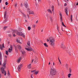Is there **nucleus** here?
I'll use <instances>...</instances> for the list:
<instances>
[{"instance_id": "obj_1", "label": "nucleus", "mask_w": 78, "mask_h": 78, "mask_svg": "<svg viewBox=\"0 0 78 78\" xmlns=\"http://www.w3.org/2000/svg\"><path fill=\"white\" fill-rule=\"evenodd\" d=\"M49 40L48 39H47V42H49V41H50V44L51 46H54V45H55V39L52 37H49Z\"/></svg>"}, {"instance_id": "obj_2", "label": "nucleus", "mask_w": 78, "mask_h": 78, "mask_svg": "<svg viewBox=\"0 0 78 78\" xmlns=\"http://www.w3.org/2000/svg\"><path fill=\"white\" fill-rule=\"evenodd\" d=\"M6 61H5V62L3 63L2 64V67L1 68V72L3 74L4 73V75L5 76H6V72L5 71V70L4 69H6Z\"/></svg>"}, {"instance_id": "obj_3", "label": "nucleus", "mask_w": 78, "mask_h": 78, "mask_svg": "<svg viewBox=\"0 0 78 78\" xmlns=\"http://www.w3.org/2000/svg\"><path fill=\"white\" fill-rule=\"evenodd\" d=\"M50 73L52 75H55L56 74V71L55 69L51 68V69Z\"/></svg>"}, {"instance_id": "obj_4", "label": "nucleus", "mask_w": 78, "mask_h": 78, "mask_svg": "<svg viewBox=\"0 0 78 78\" xmlns=\"http://www.w3.org/2000/svg\"><path fill=\"white\" fill-rule=\"evenodd\" d=\"M22 64L19 65L18 66L17 69L18 72H20V70H21V68H22Z\"/></svg>"}, {"instance_id": "obj_5", "label": "nucleus", "mask_w": 78, "mask_h": 78, "mask_svg": "<svg viewBox=\"0 0 78 78\" xmlns=\"http://www.w3.org/2000/svg\"><path fill=\"white\" fill-rule=\"evenodd\" d=\"M17 31L16 30H13V32L12 33V34L13 37H15L16 36V35L15 34H17Z\"/></svg>"}, {"instance_id": "obj_6", "label": "nucleus", "mask_w": 78, "mask_h": 78, "mask_svg": "<svg viewBox=\"0 0 78 78\" xmlns=\"http://www.w3.org/2000/svg\"><path fill=\"white\" fill-rule=\"evenodd\" d=\"M18 35H19V36H22L23 34V33L22 32H19L18 31H17V33H16Z\"/></svg>"}, {"instance_id": "obj_7", "label": "nucleus", "mask_w": 78, "mask_h": 78, "mask_svg": "<svg viewBox=\"0 0 78 78\" xmlns=\"http://www.w3.org/2000/svg\"><path fill=\"white\" fill-rule=\"evenodd\" d=\"M27 67L28 69H31V64H28L27 66Z\"/></svg>"}, {"instance_id": "obj_8", "label": "nucleus", "mask_w": 78, "mask_h": 78, "mask_svg": "<svg viewBox=\"0 0 78 78\" xmlns=\"http://www.w3.org/2000/svg\"><path fill=\"white\" fill-rule=\"evenodd\" d=\"M25 49L27 50V51H32V48L30 47H29V48H25Z\"/></svg>"}, {"instance_id": "obj_9", "label": "nucleus", "mask_w": 78, "mask_h": 78, "mask_svg": "<svg viewBox=\"0 0 78 78\" xmlns=\"http://www.w3.org/2000/svg\"><path fill=\"white\" fill-rule=\"evenodd\" d=\"M21 59H22V57H20L18 58L17 60V62L18 63H19L20 62V61H21Z\"/></svg>"}, {"instance_id": "obj_10", "label": "nucleus", "mask_w": 78, "mask_h": 78, "mask_svg": "<svg viewBox=\"0 0 78 78\" xmlns=\"http://www.w3.org/2000/svg\"><path fill=\"white\" fill-rule=\"evenodd\" d=\"M3 48H5V46H4V44H3L2 46V45H0V49L1 50H2Z\"/></svg>"}, {"instance_id": "obj_11", "label": "nucleus", "mask_w": 78, "mask_h": 78, "mask_svg": "<svg viewBox=\"0 0 78 78\" xmlns=\"http://www.w3.org/2000/svg\"><path fill=\"white\" fill-rule=\"evenodd\" d=\"M24 6L26 8H27L28 7V4L27 2H25L24 3Z\"/></svg>"}, {"instance_id": "obj_12", "label": "nucleus", "mask_w": 78, "mask_h": 78, "mask_svg": "<svg viewBox=\"0 0 78 78\" xmlns=\"http://www.w3.org/2000/svg\"><path fill=\"white\" fill-rule=\"evenodd\" d=\"M60 20L61 22L62 21V14L61 13H60Z\"/></svg>"}, {"instance_id": "obj_13", "label": "nucleus", "mask_w": 78, "mask_h": 78, "mask_svg": "<svg viewBox=\"0 0 78 78\" xmlns=\"http://www.w3.org/2000/svg\"><path fill=\"white\" fill-rule=\"evenodd\" d=\"M2 54L0 52V60H2ZM0 65L2 66V63H1V62L0 61Z\"/></svg>"}, {"instance_id": "obj_14", "label": "nucleus", "mask_w": 78, "mask_h": 78, "mask_svg": "<svg viewBox=\"0 0 78 78\" xmlns=\"http://www.w3.org/2000/svg\"><path fill=\"white\" fill-rule=\"evenodd\" d=\"M17 47L18 48L19 50H21L22 49V47L20 45H17Z\"/></svg>"}, {"instance_id": "obj_15", "label": "nucleus", "mask_w": 78, "mask_h": 78, "mask_svg": "<svg viewBox=\"0 0 78 78\" xmlns=\"http://www.w3.org/2000/svg\"><path fill=\"white\" fill-rule=\"evenodd\" d=\"M61 47L62 48H65V46L64 45V43H62L61 44Z\"/></svg>"}, {"instance_id": "obj_16", "label": "nucleus", "mask_w": 78, "mask_h": 78, "mask_svg": "<svg viewBox=\"0 0 78 78\" xmlns=\"http://www.w3.org/2000/svg\"><path fill=\"white\" fill-rule=\"evenodd\" d=\"M39 71H37L36 70H35V71L34 72V73L36 75H37L39 73Z\"/></svg>"}, {"instance_id": "obj_17", "label": "nucleus", "mask_w": 78, "mask_h": 78, "mask_svg": "<svg viewBox=\"0 0 78 78\" xmlns=\"http://www.w3.org/2000/svg\"><path fill=\"white\" fill-rule=\"evenodd\" d=\"M47 11L49 13H50L51 14H52V12L51 10H50V9H48Z\"/></svg>"}, {"instance_id": "obj_18", "label": "nucleus", "mask_w": 78, "mask_h": 78, "mask_svg": "<svg viewBox=\"0 0 78 78\" xmlns=\"http://www.w3.org/2000/svg\"><path fill=\"white\" fill-rule=\"evenodd\" d=\"M29 14L34 15V12L33 11H29Z\"/></svg>"}, {"instance_id": "obj_19", "label": "nucleus", "mask_w": 78, "mask_h": 78, "mask_svg": "<svg viewBox=\"0 0 78 78\" xmlns=\"http://www.w3.org/2000/svg\"><path fill=\"white\" fill-rule=\"evenodd\" d=\"M51 9L53 13L54 14V6H52L51 7Z\"/></svg>"}, {"instance_id": "obj_20", "label": "nucleus", "mask_w": 78, "mask_h": 78, "mask_svg": "<svg viewBox=\"0 0 78 78\" xmlns=\"http://www.w3.org/2000/svg\"><path fill=\"white\" fill-rule=\"evenodd\" d=\"M65 10L66 15H67V16H68V13H67V12H68L67 11V8H65Z\"/></svg>"}, {"instance_id": "obj_21", "label": "nucleus", "mask_w": 78, "mask_h": 78, "mask_svg": "<svg viewBox=\"0 0 78 78\" xmlns=\"http://www.w3.org/2000/svg\"><path fill=\"white\" fill-rule=\"evenodd\" d=\"M21 52L22 54V55H24V54H25L26 53V52H25V51H21Z\"/></svg>"}, {"instance_id": "obj_22", "label": "nucleus", "mask_w": 78, "mask_h": 78, "mask_svg": "<svg viewBox=\"0 0 78 78\" xmlns=\"http://www.w3.org/2000/svg\"><path fill=\"white\" fill-rule=\"evenodd\" d=\"M12 51V49H10V48H9V49L8 51L10 53Z\"/></svg>"}, {"instance_id": "obj_23", "label": "nucleus", "mask_w": 78, "mask_h": 78, "mask_svg": "<svg viewBox=\"0 0 78 78\" xmlns=\"http://www.w3.org/2000/svg\"><path fill=\"white\" fill-rule=\"evenodd\" d=\"M22 14H23L24 17H27V16L26 15H25V14H24V13H23L22 12H21Z\"/></svg>"}, {"instance_id": "obj_24", "label": "nucleus", "mask_w": 78, "mask_h": 78, "mask_svg": "<svg viewBox=\"0 0 78 78\" xmlns=\"http://www.w3.org/2000/svg\"><path fill=\"white\" fill-rule=\"evenodd\" d=\"M44 45L45 46V47H48V45L47 44V43H44Z\"/></svg>"}, {"instance_id": "obj_25", "label": "nucleus", "mask_w": 78, "mask_h": 78, "mask_svg": "<svg viewBox=\"0 0 78 78\" xmlns=\"http://www.w3.org/2000/svg\"><path fill=\"white\" fill-rule=\"evenodd\" d=\"M27 45H28V46H29L30 47V41H29L27 42Z\"/></svg>"}, {"instance_id": "obj_26", "label": "nucleus", "mask_w": 78, "mask_h": 78, "mask_svg": "<svg viewBox=\"0 0 78 78\" xmlns=\"http://www.w3.org/2000/svg\"><path fill=\"white\" fill-rule=\"evenodd\" d=\"M72 15H71V17H70V19L71 20V22H72L73 21V20H72Z\"/></svg>"}, {"instance_id": "obj_27", "label": "nucleus", "mask_w": 78, "mask_h": 78, "mask_svg": "<svg viewBox=\"0 0 78 78\" xmlns=\"http://www.w3.org/2000/svg\"><path fill=\"white\" fill-rule=\"evenodd\" d=\"M62 26H63V27H66V26H65V25H64V22H62Z\"/></svg>"}, {"instance_id": "obj_28", "label": "nucleus", "mask_w": 78, "mask_h": 78, "mask_svg": "<svg viewBox=\"0 0 78 78\" xmlns=\"http://www.w3.org/2000/svg\"><path fill=\"white\" fill-rule=\"evenodd\" d=\"M71 76V74L69 73L68 74V78H70V76Z\"/></svg>"}, {"instance_id": "obj_29", "label": "nucleus", "mask_w": 78, "mask_h": 78, "mask_svg": "<svg viewBox=\"0 0 78 78\" xmlns=\"http://www.w3.org/2000/svg\"><path fill=\"white\" fill-rule=\"evenodd\" d=\"M16 41H17V42H18V43H20V44H22V43L20 42V41L19 40H18V39H17V40H16Z\"/></svg>"}, {"instance_id": "obj_30", "label": "nucleus", "mask_w": 78, "mask_h": 78, "mask_svg": "<svg viewBox=\"0 0 78 78\" xmlns=\"http://www.w3.org/2000/svg\"><path fill=\"white\" fill-rule=\"evenodd\" d=\"M50 20L51 22H53V18H52L51 17L50 18Z\"/></svg>"}, {"instance_id": "obj_31", "label": "nucleus", "mask_w": 78, "mask_h": 78, "mask_svg": "<svg viewBox=\"0 0 78 78\" xmlns=\"http://www.w3.org/2000/svg\"><path fill=\"white\" fill-rule=\"evenodd\" d=\"M53 65L52 66V68H53V69H54V66H55V63L53 62Z\"/></svg>"}, {"instance_id": "obj_32", "label": "nucleus", "mask_w": 78, "mask_h": 78, "mask_svg": "<svg viewBox=\"0 0 78 78\" xmlns=\"http://www.w3.org/2000/svg\"><path fill=\"white\" fill-rule=\"evenodd\" d=\"M5 53L7 55H8V52L7 51H5Z\"/></svg>"}, {"instance_id": "obj_33", "label": "nucleus", "mask_w": 78, "mask_h": 78, "mask_svg": "<svg viewBox=\"0 0 78 78\" xmlns=\"http://www.w3.org/2000/svg\"><path fill=\"white\" fill-rule=\"evenodd\" d=\"M28 30H31V27H30V26H29L28 27Z\"/></svg>"}, {"instance_id": "obj_34", "label": "nucleus", "mask_w": 78, "mask_h": 78, "mask_svg": "<svg viewBox=\"0 0 78 78\" xmlns=\"http://www.w3.org/2000/svg\"><path fill=\"white\" fill-rule=\"evenodd\" d=\"M5 4L6 5H8V2H5Z\"/></svg>"}, {"instance_id": "obj_35", "label": "nucleus", "mask_w": 78, "mask_h": 78, "mask_svg": "<svg viewBox=\"0 0 78 78\" xmlns=\"http://www.w3.org/2000/svg\"><path fill=\"white\" fill-rule=\"evenodd\" d=\"M22 36L23 37L25 38V35H24V34H23V35H22Z\"/></svg>"}, {"instance_id": "obj_36", "label": "nucleus", "mask_w": 78, "mask_h": 78, "mask_svg": "<svg viewBox=\"0 0 78 78\" xmlns=\"http://www.w3.org/2000/svg\"><path fill=\"white\" fill-rule=\"evenodd\" d=\"M35 71H36V70H33V71H31V73H33V72H35Z\"/></svg>"}, {"instance_id": "obj_37", "label": "nucleus", "mask_w": 78, "mask_h": 78, "mask_svg": "<svg viewBox=\"0 0 78 78\" xmlns=\"http://www.w3.org/2000/svg\"><path fill=\"white\" fill-rule=\"evenodd\" d=\"M59 61L60 62V64H62V63H61V60H60V59H59Z\"/></svg>"}, {"instance_id": "obj_38", "label": "nucleus", "mask_w": 78, "mask_h": 78, "mask_svg": "<svg viewBox=\"0 0 78 78\" xmlns=\"http://www.w3.org/2000/svg\"><path fill=\"white\" fill-rule=\"evenodd\" d=\"M6 28H7V27H4V30H5L6 29Z\"/></svg>"}, {"instance_id": "obj_39", "label": "nucleus", "mask_w": 78, "mask_h": 78, "mask_svg": "<svg viewBox=\"0 0 78 78\" xmlns=\"http://www.w3.org/2000/svg\"><path fill=\"white\" fill-rule=\"evenodd\" d=\"M33 28H35V27H36V25H32Z\"/></svg>"}, {"instance_id": "obj_40", "label": "nucleus", "mask_w": 78, "mask_h": 78, "mask_svg": "<svg viewBox=\"0 0 78 78\" xmlns=\"http://www.w3.org/2000/svg\"><path fill=\"white\" fill-rule=\"evenodd\" d=\"M10 48L12 50V45H10Z\"/></svg>"}, {"instance_id": "obj_41", "label": "nucleus", "mask_w": 78, "mask_h": 78, "mask_svg": "<svg viewBox=\"0 0 78 78\" xmlns=\"http://www.w3.org/2000/svg\"><path fill=\"white\" fill-rule=\"evenodd\" d=\"M7 12H5L4 13V16L6 15Z\"/></svg>"}, {"instance_id": "obj_42", "label": "nucleus", "mask_w": 78, "mask_h": 78, "mask_svg": "<svg viewBox=\"0 0 78 78\" xmlns=\"http://www.w3.org/2000/svg\"><path fill=\"white\" fill-rule=\"evenodd\" d=\"M10 75V74L9 73V71H8V75Z\"/></svg>"}, {"instance_id": "obj_43", "label": "nucleus", "mask_w": 78, "mask_h": 78, "mask_svg": "<svg viewBox=\"0 0 78 78\" xmlns=\"http://www.w3.org/2000/svg\"><path fill=\"white\" fill-rule=\"evenodd\" d=\"M57 30H58V31H59V27H58V26H57Z\"/></svg>"}, {"instance_id": "obj_44", "label": "nucleus", "mask_w": 78, "mask_h": 78, "mask_svg": "<svg viewBox=\"0 0 78 78\" xmlns=\"http://www.w3.org/2000/svg\"><path fill=\"white\" fill-rule=\"evenodd\" d=\"M6 21H7V20L6 19H5L4 20V22H6Z\"/></svg>"}, {"instance_id": "obj_45", "label": "nucleus", "mask_w": 78, "mask_h": 78, "mask_svg": "<svg viewBox=\"0 0 78 78\" xmlns=\"http://www.w3.org/2000/svg\"><path fill=\"white\" fill-rule=\"evenodd\" d=\"M20 6L21 7H22V6H23V5L22 4V3H21L20 5Z\"/></svg>"}, {"instance_id": "obj_46", "label": "nucleus", "mask_w": 78, "mask_h": 78, "mask_svg": "<svg viewBox=\"0 0 78 78\" xmlns=\"http://www.w3.org/2000/svg\"><path fill=\"white\" fill-rule=\"evenodd\" d=\"M31 78H33V74L31 75Z\"/></svg>"}, {"instance_id": "obj_47", "label": "nucleus", "mask_w": 78, "mask_h": 78, "mask_svg": "<svg viewBox=\"0 0 78 78\" xmlns=\"http://www.w3.org/2000/svg\"><path fill=\"white\" fill-rule=\"evenodd\" d=\"M9 37H11V34H9Z\"/></svg>"}, {"instance_id": "obj_48", "label": "nucleus", "mask_w": 78, "mask_h": 78, "mask_svg": "<svg viewBox=\"0 0 78 78\" xmlns=\"http://www.w3.org/2000/svg\"><path fill=\"white\" fill-rule=\"evenodd\" d=\"M6 17V15H4V19H5Z\"/></svg>"}, {"instance_id": "obj_49", "label": "nucleus", "mask_w": 78, "mask_h": 78, "mask_svg": "<svg viewBox=\"0 0 78 78\" xmlns=\"http://www.w3.org/2000/svg\"><path fill=\"white\" fill-rule=\"evenodd\" d=\"M64 6H67V3H65L64 4Z\"/></svg>"}, {"instance_id": "obj_50", "label": "nucleus", "mask_w": 78, "mask_h": 78, "mask_svg": "<svg viewBox=\"0 0 78 78\" xmlns=\"http://www.w3.org/2000/svg\"><path fill=\"white\" fill-rule=\"evenodd\" d=\"M15 7H17V3H16L15 5Z\"/></svg>"}, {"instance_id": "obj_51", "label": "nucleus", "mask_w": 78, "mask_h": 78, "mask_svg": "<svg viewBox=\"0 0 78 78\" xmlns=\"http://www.w3.org/2000/svg\"><path fill=\"white\" fill-rule=\"evenodd\" d=\"M38 2H41V0H37Z\"/></svg>"}, {"instance_id": "obj_52", "label": "nucleus", "mask_w": 78, "mask_h": 78, "mask_svg": "<svg viewBox=\"0 0 78 78\" xmlns=\"http://www.w3.org/2000/svg\"><path fill=\"white\" fill-rule=\"evenodd\" d=\"M34 61V60L33 59L32 61V63H33Z\"/></svg>"}, {"instance_id": "obj_53", "label": "nucleus", "mask_w": 78, "mask_h": 78, "mask_svg": "<svg viewBox=\"0 0 78 78\" xmlns=\"http://www.w3.org/2000/svg\"><path fill=\"white\" fill-rule=\"evenodd\" d=\"M69 71H70V73H71V69H69Z\"/></svg>"}, {"instance_id": "obj_54", "label": "nucleus", "mask_w": 78, "mask_h": 78, "mask_svg": "<svg viewBox=\"0 0 78 78\" xmlns=\"http://www.w3.org/2000/svg\"><path fill=\"white\" fill-rule=\"evenodd\" d=\"M62 31H64V30H63L62 29Z\"/></svg>"}, {"instance_id": "obj_55", "label": "nucleus", "mask_w": 78, "mask_h": 78, "mask_svg": "<svg viewBox=\"0 0 78 78\" xmlns=\"http://www.w3.org/2000/svg\"><path fill=\"white\" fill-rule=\"evenodd\" d=\"M1 77H2V75L0 74V78H1Z\"/></svg>"}, {"instance_id": "obj_56", "label": "nucleus", "mask_w": 78, "mask_h": 78, "mask_svg": "<svg viewBox=\"0 0 78 78\" xmlns=\"http://www.w3.org/2000/svg\"><path fill=\"white\" fill-rule=\"evenodd\" d=\"M38 22V20L36 22V23H37Z\"/></svg>"}, {"instance_id": "obj_57", "label": "nucleus", "mask_w": 78, "mask_h": 78, "mask_svg": "<svg viewBox=\"0 0 78 78\" xmlns=\"http://www.w3.org/2000/svg\"><path fill=\"white\" fill-rule=\"evenodd\" d=\"M2 3V0H0V3Z\"/></svg>"}, {"instance_id": "obj_58", "label": "nucleus", "mask_w": 78, "mask_h": 78, "mask_svg": "<svg viewBox=\"0 0 78 78\" xmlns=\"http://www.w3.org/2000/svg\"><path fill=\"white\" fill-rule=\"evenodd\" d=\"M43 30H41V32H43Z\"/></svg>"}, {"instance_id": "obj_59", "label": "nucleus", "mask_w": 78, "mask_h": 78, "mask_svg": "<svg viewBox=\"0 0 78 78\" xmlns=\"http://www.w3.org/2000/svg\"><path fill=\"white\" fill-rule=\"evenodd\" d=\"M3 9H5V7H3Z\"/></svg>"}, {"instance_id": "obj_60", "label": "nucleus", "mask_w": 78, "mask_h": 78, "mask_svg": "<svg viewBox=\"0 0 78 78\" xmlns=\"http://www.w3.org/2000/svg\"><path fill=\"white\" fill-rule=\"evenodd\" d=\"M1 41H2V39L0 38V42Z\"/></svg>"}, {"instance_id": "obj_61", "label": "nucleus", "mask_w": 78, "mask_h": 78, "mask_svg": "<svg viewBox=\"0 0 78 78\" xmlns=\"http://www.w3.org/2000/svg\"><path fill=\"white\" fill-rule=\"evenodd\" d=\"M25 22H27V20H25Z\"/></svg>"}, {"instance_id": "obj_62", "label": "nucleus", "mask_w": 78, "mask_h": 78, "mask_svg": "<svg viewBox=\"0 0 78 78\" xmlns=\"http://www.w3.org/2000/svg\"><path fill=\"white\" fill-rule=\"evenodd\" d=\"M50 62H49V65H50Z\"/></svg>"}, {"instance_id": "obj_63", "label": "nucleus", "mask_w": 78, "mask_h": 78, "mask_svg": "<svg viewBox=\"0 0 78 78\" xmlns=\"http://www.w3.org/2000/svg\"><path fill=\"white\" fill-rule=\"evenodd\" d=\"M7 56H5V57L6 58H7Z\"/></svg>"}, {"instance_id": "obj_64", "label": "nucleus", "mask_w": 78, "mask_h": 78, "mask_svg": "<svg viewBox=\"0 0 78 78\" xmlns=\"http://www.w3.org/2000/svg\"><path fill=\"white\" fill-rule=\"evenodd\" d=\"M27 16H28V17H29V15H27Z\"/></svg>"}]
</instances>
